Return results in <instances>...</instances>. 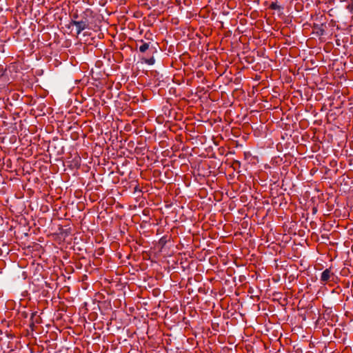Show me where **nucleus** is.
I'll list each match as a JSON object with an SVG mask.
<instances>
[{"label": "nucleus", "instance_id": "nucleus-4", "mask_svg": "<svg viewBox=\"0 0 353 353\" xmlns=\"http://www.w3.org/2000/svg\"><path fill=\"white\" fill-rule=\"evenodd\" d=\"M269 8L274 10H281L282 7L278 5L276 2H272L269 6Z\"/></svg>", "mask_w": 353, "mask_h": 353}, {"label": "nucleus", "instance_id": "nucleus-5", "mask_svg": "<svg viewBox=\"0 0 353 353\" xmlns=\"http://www.w3.org/2000/svg\"><path fill=\"white\" fill-rule=\"evenodd\" d=\"M347 9L353 13V0H350L349 4L347 6Z\"/></svg>", "mask_w": 353, "mask_h": 353}, {"label": "nucleus", "instance_id": "nucleus-1", "mask_svg": "<svg viewBox=\"0 0 353 353\" xmlns=\"http://www.w3.org/2000/svg\"><path fill=\"white\" fill-rule=\"evenodd\" d=\"M93 18V11L90 8H86L81 14L76 11L72 14L70 25L76 26L77 34H79L83 30L90 28V19Z\"/></svg>", "mask_w": 353, "mask_h": 353}, {"label": "nucleus", "instance_id": "nucleus-3", "mask_svg": "<svg viewBox=\"0 0 353 353\" xmlns=\"http://www.w3.org/2000/svg\"><path fill=\"white\" fill-rule=\"evenodd\" d=\"M138 43H141V45L139 46V51L141 53H144L148 50H149L150 43L144 42L143 40L138 41V42L137 43V45H138Z\"/></svg>", "mask_w": 353, "mask_h": 353}, {"label": "nucleus", "instance_id": "nucleus-7", "mask_svg": "<svg viewBox=\"0 0 353 353\" xmlns=\"http://www.w3.org/2000/svg\"><path fill=\"white\" fill-rule=\"evenodd\" d=\"M321 35H323L324 30H321Z\"/></svg>", "mask_w": 353, "mask_h": 353}, {"label": "nucleus", "instance_id": "nucleus-6", "mask_svg": "<svg viewBox=\"0 0 353 353\" xmlns=\"http://www.w3.org/2000/svg\"><path fill=\"white\" fill-rule=\"evenodd\" d=\"M155 62V59L154 57H151L148 59L145 60V63H148V65H153Z\"/></svg>", "mask_w": 353, "mask_h": 353}, {"label": "nucleus", "instance_id": "nucleus-2", "mask_svg": "<svg viewBox=\"0 0 353 353\" xmlns=\"http://www.w3.org/2000/svg\"><path fill=\"white\" fill-rule=\"evenodd\" d=\"M334 274L331 272L330 268L325 269L321 276V281L323 283H326L330 281L332 277H334Z\"/></svg>", "mask_w": 353, "mask_h": 353}]
</instances>
